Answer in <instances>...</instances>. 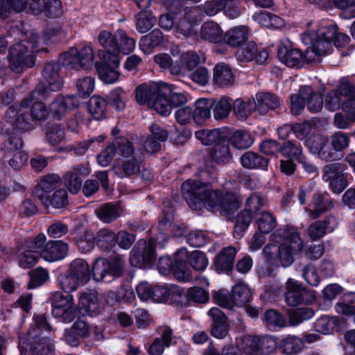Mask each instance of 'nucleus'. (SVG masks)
<instances>
[{
    "mask_svg": "<svg viewBox=\"0 0 355 355\" xmlns=\"http://www.w3.org/2000/svg\"><path fill=\"white\" fill-rule=\"evenodd\" d=\"M94 63V53L90 46H84L80 51L71 48L62 54L58 63H48L43 71V76L48 87L39 85L36 89L24 98L18 110L9 107L7 117L15 118V127L22 131L30 128L31 121L45 120L49 112L46 105L41 101L49 97L50 92L59 91L63 85V81L58 74L60 64L68 69H88Z\"/></svg>",
    "mask_w": 355,
    "mask_h": 355,
    "instance_id": "f257e3e1",
    "label": "nucleus"
},
{
    "mask_svg": "<svg viewBox=\"0 0 355 355\" xmlns=\"http://www.w3.org/2000/svg\"><path fill=\"white\" fill-rule=\"evenodd\" d=\"M182 195L188 205L195 210L203 207L213 213L230 216L240 207L241 196L232 192L212 190L198 180H189L182 185Z\"/></svg>",
    "mask_w": 355,
    "mask_h": 355,
    "instance_id": "f03ea898",
    "label": "nucleus"
},
{
    "mask_svg": "<svg viewBox=\"0 0 355 355\" xmlns=\"http://www.w3.org/2000/svg\"><path fill=\"white\" fill-rule=\"evenodd\" d=\"M271 243L263 250L269 259L278 258L283 267L290 266L294 261V256L300 254L304 248V242L297 230L293 226L279 228L270 235Z\"/></svg>",
    "mask_w": 355,
    "mask_h": 355,
    "instance_id": "7ed1b4c3",
    "label": "nucleus"
},
{
    "mask_svg": "<svg viewBox=\"0 0 355 355\" xmlns=\"http://www.w3.org/2000/svg\"><path fill=\"white\" fill-rule=\"evenodd\" d=\"M301 39L317 56L329 53L333 45L338 49L345 46L350 40L347 35L338 33L336 24L331 21L323 22L318 27L308 30L301 35Z\"/></svg>",
    "mask_w": 355,
    "mask_h": 355,
    "instance_id": "20e7f679",
    "label": "nucleus"
},
{
    "mask_svg": "<svg viewBox=\"0 0 355 355\" xmlns=\"http://www.w3.org/2000/svg\"><path fill=\"white\" fill-rule=\"evenodd\" d=\"M50 329L45 315H35L28 331L19 337L20 355H55L54 343L45 335Z\"/></svg>",
    "mask_w": 355,
    "mask_h": 355,
    "instance_id": "39448f33",
    "label": "nucleus"
},
{
    "mask_svg": "<svg viewBox=\"0 0 355 355\" xmlns=\"http://www.w3.org/2000/svg\"><path fill=\"white\" fill-rule=\"evenodd\" d=\"M170 222L165 215L159 223V233L156 239L151 238L148 241L146 240H139L134 249L130 252V263L134 267L141 268L144 266H150L153 264L155 258V244H157L161 248H164L168 242V236L163 232L164 227L166 226Z\"/></svg>",
    "mask_w": 355,
    "mask_h": 355,
    "instance_id": "423d86ee",
    "label": "nucleus"
},
{
    "mask_svg": "<svg viewBox=\"0 0 355 355\" xmlns=\"http://www.w3.org/2000/svg\"><path fill=\"white\" fill-rule=\"evenodd\" d=\"M168 91L166 83H144L136 89V100L139 105H146L158 114L167 116L171 114V107L162 95Z\"/></svg>",
    "mask_w": 355,
    "mask_h": 355,
    "instance_id": "0eeeda50",
    "label": "nucleus"
},
{
    "mask_svg": "<svg viewBox=\"0 0 355 355\" xmlns=\"http://www.w3.org/2000/svg\"><path fill=\"white\" fill-rule=\"evenodd\" d=\"M38 35L31 33L28 40H22L15 44L9 51L10 69L16 73H21L35 64V53L37 51Z\"/></svg>",
    "mask_w": 355,
    "mask_h": 355,
    "instance_id": "6e6552de",
    "label": "nucleus"
},
{
    "mask_svg": "<svg viewBox=\"0 0 355 355\" xmlns=\"http://www.w3.org/2000/svg\"><path fill=\"white\" fill-rule=\"evenodd\" d=\"M52 314L65 323L72 322L76 315L73 297L64 295L59 291L53 292L51 295Z\"/></svg>",
    "mask_w": 355,
    "mask_h": 355,
    "instance_id": "1a4fd4ad",
    "label": "nucleus"
},
{
    "mask_svg": "<svg viewBox=\"0 0 355 355\" xmlns=\"http://www.w3.org/2000/svg\"><path fill=\"white\" fill-rule=\"evenodd\" d=\"M98 56L101 60L96 64V68L99 78L106 84L117 82L120 76L119 58L110 53H98Z\"/></svg>",
    "mask_w": 355,
    "mask_h": 355,
    "instance_id": "9d476101",
    "label": "nucleus"
},
{
    "mask_svg": "<svg viewBox=\"0 0 355 355\" xmlns=\"http://www.w3.org/2000/svg\"><path fill=\"white\" fill-rule=\"evenodd\" d=\"M124 267L123 261L120 259L108 261L105 259H96L93 265V278L96 282H110L111 279L122 275Z\"/></svg>",
    "mask_w": 355,
    "mask_h": 355,
    "instance_id": "9b49d317",
    "label": "nucleus"
},
{
    "mask_svg": "<svg viewBox=\"0 0 355 355\" xmlns=\"http://www.w3.org/2000/svg\"><path fill=\"white\" fill-rule=\"evenodd\" d=\"M355 88L347 80L342 79L338 87L328 92L325 97L324 106L331 112L340 108L343 98L352 96Z\"/></svg>",
    "mask_w": 355,
    "mask_h": 355,
    "instance_id": "f8f14e48",
    "label": "nucleus"
},
{
    "mask_svg": "<svg viewBox=\"0 0 355 355\" xmlns=\"http://www.w3.org/2000/svg\"><path fill=\"white\" fill-rule=\"evenodd\" d=\"M345 166L340 163L331 164L324 168L323 180L329 182L333 191L340 193L347 185Z\"/></svg>",
    "mask_w": 355,
    "mask_h": 355,
    "instance_id": "ddd939ff",
    "label": "nucleus"
},
{
    "mask_svg": "<svg viewBox=\"0 0 355 355\" xmlns=\"http://www.w3.org/2000/svg\"><path fill=\"white\" fill-rule=\"evenodd\" d=\"M259 337L245 335L237 340L236 352L233 346H228L223 349V355H259L260 347Z\"/></svg>",
    "mask_w": 355,
    "mask_h": 355,
    "instance_id": "4468645a",
    "label": "nucleus"
},
{
    "mask_svg": "<svg viewBox=\"0 0 355 355\" xmlns=\"http://www.w3.org/2000/svg\"><path fill=\"white\" fill-rule=\"evenodd\" d=\"M21 148L22 141L19 137H9L3 147L6 154L13 155L9 160V164L15 170L22 168L28 161V155L21 150Z\"/></svg>",
    "mask_w": 355,
    "mask_h": 355,
    "instance_id": "2eb2a0df",
    "label": "nucleus"
},
{
    "mask_svg": "<svg viewBox=\"0 0 355 355\" xmlns=\"http://www.w3.org/2000/svg\"><path fill=\"white\" fill-rule=\"evenodd\" d=\"M306 50L304 54L297 49H288L286 46H281L278 50V58L280 61L289 67L297 66L303 62L304 60L311 61L315 60L314 57L309 55L311 52L310 46Z\"/></svg>",
    "mask_w": 355,
    "mask_h": 355,
    "instance_id": "dca6fc26",
    "label": "nucleus"
},
{
    "mask_svg": "<svg viewBox=\"0 0 355 355\" xmlns=\"http://www.w3.org/2000/svg\"><path fill=\"white\" fill-rule=\"evenodd\" d=\"M78 104L79 101L76 96H59L50 104L49 110L54 119L60 120Z\"/></svg>",
    "mask_w": 355,
    "mask_h": 355,
    "instance_id": "f3484780",
    "label": "nucleus"
},
{
    "mask_svg": "<svg viewBox=\"0 0 355 355\" xmlns=\"http://www.w3.org/2000/svg\"><path fill=\"white\" fill-rule=\"evenodd\" d=\"M176 262L185 263L189 261L191 266L196 270H203L208 265V259L205 253L199 250H194L190 254L187 248H181L175 254Z\"/></svg>",
    "mask_w": 355,
    "mask_h": 355,
    "instance_id": "a211bd4d",
    "label": "nucleus"
},
{
    "mask_svg": "<svg viewBox=\"0 0 355 355\" xmlns=\"http://www.w3.org/2000/svg\"><path fill=\"white\" fill-rule=\"evenodd\" d=\"M250 28L245 25H238L230 28L224 34L223 42L232 48L241 46L248 41Z\"/></svg>",
    "mask_w": 355,
    "mask_h": 355,
    "instance_id": "6ab92c4d",
    "label": "nucleus"
},
{
    "mask_svg": "<svg viewBox=\"0 0 355 355\" xmlns=\"http://www.w3.org/2000/svg\"><path fill=\"white\" fill-rule=\"evenodd\" d=\"M90 173L91 170L87 164L75 166L64 175V185L71 193L76 194L81 188L82 178L87 176Z\"/></svg>",
    "mask_w": 355,
    "mask_h": 355,
    "instance_id": "aec40b11",
    "label": "nucleus"
},
{
    "mask_svg": "<svg viewBox=\"0 0 355 355\" xmlns=\"http://www.w3.org/2000/svg\"><path fill=\"white\" fill-rule=\"evenodd\" d=\"M199 9L198 7H192L184 10L183 18L177 25V32L185 37L196 35V23L199 19Z\"/></svg>",
    "mask_w": 355,
    "mask_h": 355,
    "instance_id": "412c9836",
    "label": "nucleus"
},
{
    "mask_svg": "<svg viewBox=\"0 0 355 355\" xmlns=\"http://www.w3.org/2000/svg\"><path fill=\"white\" fill-rule=\"evenodd\" d=\"M336 218L333 216H328L322 220H317L310 225L308 234L312 240H318L325 234L332 232L337 227Z\"/></svg>",
    "mask_w": 355,
    "mask_h": 355,
    "instance_id": "4be33fe9",
    "label": "nucleus"
},
{
    "mask_svg": "<svg viewBox=\"0 0 355 355\" xmlns=\"http://www.w3.org/2000/svg\"><path fill=\"white\" fill-rule=\"evenodd\" d=\"M68 245L62 241H50L42 251L41 257L48 262H55L63 259L67 255Z\"/></svg>",
    "mask_w": 355,
    "mask_h": 355,
    "instance_id": "5701e85b",
    "label": "nucleus"
},
{
    "mask_svg": "<svg viewBox=\"0 0 355 355\" xmlns=\"http://www.w3.org/2000/svg\"><path fill=\"white\" fill-rule=\"evenodd\" d=\"M200 56L195 52L183 53L177 60V64L171 67V73L188 74L191 72L200 63Z\"/></svg>",
    "mask_w": 355,
    "mask_h": 355,
    "instance_id": "b1692460",
    "label": "nucleus"
},
{
    "mask_svg": "<svg viewBox=\"0 0 355 355\" xmlns=\"http://www.w3.org/2000/svg\"><path fill=\"white\" fill-rule=\"evenodd\" d=\"M307 294L302 284L293 278H288L286 282L285 300L291 306L300 304L304 300V295Z\"/></svg>",
    "mask_w": 355,
    "mask_h": 355,
    "instance_id": "393cba45",
    "label": "nucleus"
},
{
    "mask_svg": "<svg viewBox=\"0 0 355 355\" xmlns=\"http://www.w3.org/2000/svg\"><path fill=\"white\" fill-rule=\"evenodd\" d=\"M73 331L80 338L90 340H101L103 338L102 329L94 325H90L83 320H78L72 325Z\"/></svg>",
    "mask_w": 355,
    "mask_h": 355,
    "instance_id": "a878e982",
    "label": "nucleus"
},
{
    "mask_svg": "<svg viewBox=\"0 0 355 355\" xmlns=\"http://www.w3.org/2000/svg\"><path fill=\"white\" fill-rule=\"evenodd\" d=\"M208 315L212 318L211 335L216 338H223L227 334V318L218 308H211Z\"/></svg>",
    "mask_w": 355,
    "mask_h": 355,
    "instance_id": "bb28decb",
    "label": "nucleus"
},
{
    "mask_svg": "<svg viewBox=\"0 0 355 355\" xmlns=\"http://www.w3.org/2000/svg\"><path fill=\"white\" fill-rule=\"evenodd\" d=\"M182 294V289L175 285H154L152 301L167 302L172 300L174 297L180 296Z\"/></svg>",
    "mask_w": 355,
    "mask_h": 355,
    "instance_id": "cd10ccee",
    "label": "nucleus"
},
{
    "mask_svg": "<svg viewBox=\"0 0 355 355\" xmlns=\"http://www.w3.org/2000/svg\"><path fill=\"white\" fill-rule=\"evenodd\" d=\"M60 0H33L32 9L35 14L44 13L46 16L55 18L60 14Z\"/></svg>",
    "mask_w": 355,
    "mask_h": 355,
    "instance_id": "c85d7f7f",
    "label": "nucleus"
},
{
    "mask_svg": "<svg viewBox=\"0 0 355 355\" xmlns=\"http://www.w3.org/2000/svg\"><path fill=\"white\" fill-rule=\"evenodd\" d=\"M60 178L57 174H51L45 176L35 190V195L42 202H46L49 193L58 185Z\"/></svg>",
    "mask_w": 355,
    "mask_h": 355,
    "instance_id": "c756f323",
    "label": "nucleus"
},
{
    "mask_svg": "<svg viewBox=\"0 0 355 355\" xmlns=\"http://www.w3.org/2000/svg\"><path fill=\"white\" fill-rule=\"evenodd\" d=\"M237 250L234 247L223 248L216 257L214 265L217 270L227 272L232 270Z\"/></svg>",
    "mask_w": 355,
    "mask_h": 355,
    "instance_id": "7c9ffc66",
    "label": "nucleus"
},
{
    "mask_svg": "<svg viewBox=\"0 0 355 355\" xmlns=\"http://www.w3.org/2000/svg\"><path fill=\"white\" fill-rule=\"evenodd\" d=\"M78 308L83 315H92L98 313L99 304L94 292L83 293L79 297Z\"/></svg>",
    "mask_w": 355,
    "mask_h": 355,
    "instance_id": "2f4dec72",
    "label": "nucleus"
},
{
    "mask_svg": "<svg viewBox=\"0 0 355 355\" xmlns=\"http://www.w3.org/2000/svg\"><path fill=\"white\" fill-rule=\"evenodd\" d=\"M311 151L322 159L334 161L337 159V153L331 148L326 138L317 137L311 147Z\"/></svg>",
    "mask_w": 355,
    "mask_h": 355,
    "instance_id": "473e14b6",
    "label": "nucleus"
},
{
    "mask_svg": "<svg viewBox=\"0 0 355 355\" xmlns=\"http://www.w3.org/2000/svg\"><path fill=\"white\" fill-rule=\"evenodd\" d=\"M214 82L219 87H228L234 82L231 68L225 63H218L214 69Z\"/></svg>",
    "mask_w": 355,
    "mask_h": 355,
    "instance_id": "72a5a7b5",
    "label": "nucleus"
},
{
    "mask_svg": "<svg viewBox=\"0 0 355 355\" xmlns=\"http://www.w3.org/2000/svg\"><path fill=\"white\" fill-rule=\"evenodd\" d=\"M214 105L211 100L199 98L195 103L193 119L197 124H202L211 117V109Z\"/></svg>",
    "mask_w": 355,
    "mask_h": 355,
    "instance_id": "f704fd0d",
    "label": "nucleus"
},
{
    "mask_svg": "<svg viewBox=\"0 0 355 355\" xmlns=\"http://www.w3.org/2000/svg\"><path fill=\"white\" fill-rule=\"evenodd\" d=\"M300 95L306 98L307 108L309 112L316 113L322 110L323 105L322 96L314 92L310 86H302L300 87Z\"/></svg>",
    "mask_w": 355,
    "mask_h": 355,
    "instance_id": "c9c22d12",
    "label": "nucleus"
},
{
    "mask_svg": "<svg viewBox=\"0 0 355 355\" xmlns=\"http://www.w3.org/2000/svg\"><path fill=\"white\" fill-rule=\"evenodd\" d=\"M200 37L203 40L218 43L223 41V34L219 25L210 21L204 23L202 26Z\"/></svg>",
    "mask_w": 355,
    "mask_h": 355,
    "instance_id": "e433bc0d",
    "label": "nucleus"
},
{
    "mask_svg": "<svg viewBox=\"0 0 355 355\" xmlns=\"http://www.w3.org/2000/svg\"><path fill=\"white\" fill-rule=\"evenodd\" d=\"M303 347L302 339L294 335H286L279 338L278 347L286 354H293L300 352Z\"/></svg>",
    "mask_w": 355,
    "mask_h": 355,
    "instance_id": "4c0bfd02",
    "label": "nucleus"
},
{
    "mask_svg": "<svg viewBox=\"0 0 355 355\" xmlns=\"http://www.w3.org/2000/svg\"><path fill=\"white\" fill-rule=\"evenodd\" d=\"M116 38L114 54L118 57L120 53L128 55L135 49L136 40L128 36L123 30L119 29L116 31Z\"/></svg>",
    "mask_w": 355,
    "mask_h": 355,
    "instance_id": "58836bf2",
    "label": "nucleus"
},
{
    "mask_svg": "<svg viewBox=\"0 0 355 355\" xmlns=\"http://www.w3.org/2000/svg\"><path fill=\"white\" fill-rule=\"evenodd\" d=\"M256 110L260 114H266L270 110L277 107L279 105L278 98L270 93H259L256 96Z\"/></svg>",
    "mask_w": 355,
    "mask_h": 355,
    "instance_id": "ea45409f",
    "label": "nucleus"
},
{
    "mask_svg": "<svg viewBox=\"0 0 355 355\" xmlns=\"http://www.w3.org/2000/svg\"><path fill=\"white\" fill-rule=\"evenodd\" d=\"M68 272L82 284H86L89 280V267L83 259H77L73 261Z\"/></svg>",
    "mask_w": 355,
    "mask_h": 355,
    "instance_id": "a19ab883",
    "label": "nucleus"
},
{
    "mask_svg": "<svg viewBox=\"0 0 355 355\" xmlns=\"http://www.w3.org/2000/svg\"><path fill=\"white\" fill-rule=\"evenodd\" d=\"M333 207L332 202L328 196L317 195L314 196L309 207L306 209L312 218H317L320 214L329 210Z\"/></svg>",
    "mask_w": 355,
    "mask_h": 355,
    "instance_id": "79ce46f5",
    "label": "nucleus"
},
{
    "mask_svg": "<svg viewBox=\"0 0 355 355\" xmlns=\"http://www.w3.org/2000/svg\"><path fill=\"white\" fill-rule=\"evenodd\" d=\"M139 160L137 155L124 159L116 160L114 169L121 177L130 175L139 171Z\"/></svg>",
    "mask_w": 355,
    "mask_h": 355,
    "instance_id": "37998d69",
    "label": "nucleus"
},
{
    "mask_svg": "<svg viewBox=\"0 0 355 355\" xmlns=\"http://www.w3.org/2000/svg\"><path fill=\"white\" fill-rule=\"evenodd\" d=\"M234 306H242L252 299L250 288L244 283H238L232 288Z\"/></svg>",
    "mask_w": 355,
    "mask_h": 355,
    "instance_id": "c03bdc74",
    "label": "nucleus"
},
{
    "mask_svg": "<svg viewBox=\"0 0 355 355\" xmlns=\"http://www.w3.org/2000/svg\"><path fill=\"white\" fill-rule=\"evenodd\" d=\"M112 144L118 157L117 160L137 155L132 143L125 138H117Z\"/></svg>",
    "mask_w": 355,
    "mask_h": 355,
    "instance_id": "a18cd8bd",
    "label": "nucleus"
},
{
    "mask_svg": "<svg viewBox=\"0 0 355 355\" xmlns=\"http://www.w3.org/2000/svg\"><path fill=\"white\" fill-rule=\"evenodd\" d=\"M29 0H0V17L6 18L11 10L20 12L24 10Z\"/></svg>",
    "mask_w": 355,
    "mask_h": 355,
    "instance_id": "49530a36",
    "label": "nucleus"
},
{
    "mask_svg": "<svg viewBox=\"0 0 355 355\" xmlns=\"http://www.w3.org/2000/svg\"><path fill=\"white\" fill-rule=\"evenodd\" d=\"M355 303V293L349 292L345 293L341 300L336 303L335 306L336 311L343 315L351 317L355 315V306L350 304Z\"/></svg>",
    "mask_w": 355,
    "mask_h": 355,
    "instance_id": "de8ad7c7",
    "label": "nucleus"
},
{
    "mask_svg": "<svg viewBox=\"0 0 355 355\" xmlns=\"http://www.w3.org/2000/svg\"><path fill=\"white\" fill-rule=\"evenodd\" d=\"M88 111L93 119L96 120H101L105 116L106 101L99 96H92L88 102Z\"/></svg>",
    "mask_w": 355,
    "mask_h": 355,
    "instance_id": "09e8293b",
    "label": "nucleus"
},
{
    "mask_svg": "<svg viewBox=\"0 0 355 355\" xmlns=\"http://www.w3.org/2000/svg\"><path fill=\"white\" fill-rule=\"evenodd\" d=\"M211 156L216 162L228 163L232 159L228 142L227 141H218L212 148Z\"/></svg>",
    "mask_w": 355,
    "mask_h": 355,
    "instance_id": "8fccbe9b",
    "label": "nucleus"
},
{
    "mask_svg": "<svg viewBox=\"0 0 355 355\" xmlns=\"http://www.w3.org/2000/svg\"><path fill=\"white\" fill-rule=\"evenodd\" d=\"M121 208L119 205L112 203H106L102 205L97 211L98 217L104 223H110L121 215Z\"/></svg>",
    "mask_w": 355,
    "mask_h": 355,
    "instance_id": "3c124183",
    "label": "nucleus"
},
{
    "mask_svg": "<svg viewBox=\"0 0 355 355\" xmlns=\"http://www.w3.org/2000/svg\"><path fill=\"white\" fill-rule=\"evenodd\" d=\"M242 166L246 168H266L268 160L255 153L248 151L241 157Z\"/></svg>",
    "mask_w": 355,
    "mask_h": 355,
    "instance_id": "603ef678",
    "label": "nucleus"
},
{
    "mask_svg": "<svg viewBox=\"0 0 355 355\" xmlns=\"http://www.w3.org/2000/svg\"><path fill=\"white\" fill-rule=\"evenodd\" d=\"M56 283L62 291L67 293L73 292L82 284L69 272L59 275L57 277Z\"/></svg>",
    "mask_w": 355,
    "mask_h": 355,
    "instance_id": "864d4df0",
    "label": "nucleus"
},
{
    "mask_svg": "<svg viewBox=\"0 0 355 355\" xmlns=\"http://www.w3.org/2000/svg\"><path fill=\"white\" fill-rule=\"evenodd\" d=\"M233 108L237 118L244 120L252 112L256 110V102L254 99H251L244 103L241 99L238 98L234 101Z\"/></svg>",
    "mask_w": 355,
    "mask_h": 355,
    "instance_id": "5fc2aeb1",
    "label": "nucleus"
},
{
    "mask_svg": "<svg viewBox=\"0 0 355 355\" xmlns=\"http://www.w3.org/2000/svg\"><path fill=\"white\" fill-rule=\"evenodd\" d=\"M252 217L253 216L245 209L237 215L233 232V236L235 239H239L242 237L244 232L249 227Z\"/></svg>",
    "mask_w": 355,
    "mask_h": 355,
    "instance_id": "6e6d98bb",
    "label": "nucleus"
},
{
    "mask_svg": "<svg viewBox=\"0 0 355 355\" xmlns=\"http://www.w3.org/2000/svg\"><path fill=\"white\" fill-rule=\"evenodd\" d=\"M116 31L112 34L108 31H102L98 35V41L99 44L105 49L104 51H101L99 53H110L114 54L116 42Z\"/></svg>",
    "mask_w": 355,
    "mask_h": 355,
    "instance_id": "4d7b16f0",
    "label": "nucleus"
},
{
    "mask_svg": "<svg viewBox=\"0 0 355 355\" xmlns=\"http://www.w3.org/2000/svg\"><path fill=\"white\" fill-rule=\"evenodd\" d=\"M163 42V34L159 30H154L150 33L143 36L139 40V47L146 51L151 48L159 46Z\"/></svg>",
    "mask_w": 355,
    "mask_h": 355,
    "instance_id": "13d9d810",
    "label": "nucleus"
},
{
    "mask_svg": "<svg viewBox=\"0 0 355 355\" xmlns=\"http://www.w3.org/2000/svg\"><path fill=\"white\" fill-rule=\"evenodd\" d=\"M313 315V310L308 307L291 310L288 311L290 325L296 326L304 320L311 319Z\"/></svg>",
    "mask_w": 355,
    "mask_h": 355,
    "instance_id": "bf43d9fd",
    "label": "nucleus"
},
{
    "mask_svg": "<svg viewBox=\"0 0 355 355\" xmlns=\"http://www.w3.org/2000/svg\"><path fill=\"white\" fill-rule=\"evenodd\" d=\"M257 53V46L254 42L250 41L244 44L237 51L236 58L239 62H248L254 60Z\"/></svg>",
    "mask_w": 355,
    "mask_h": 355,
    "instance_id": "052dcab7",
    "label": "nucleus"
},
{
    "mask_svg": "<svg viewBox=\"0 0 355 355\" xmlns=\"http://www.w3.org/2000/svg\"><path fill=\"white\" fill-rule=\"evenodd\" d=\"M168 91L166 94L162 95V98L167 100V103L170 105L171 112L173 107H179L185 105L188 101V98L184 93L176 92L173 91V86L166 83Z\"/></svg>",
    "mask_w": 355,
    "mask_h": 355,
    "instance_id": "680f3d73",
    "label": "nucleus"
},
{
    "mask_svg": "<svg viewBox=\"0 0 355 355\" xmlns=\"http://www.w3.org/2000/svg\"><path fill=\"white\" fill-rule=\"evenodd\" d=\"M156 21V18L150 12L141 11L137 15L136 28L141 33H146L154 26Z\"/></svg>",
    "mask_w": 355,
    "mask_h": 355,
    "instance_id": "e2e57ef3",
    "label": "nucleus"
},
{
    "mask_svg": "<svg viewBox=\"0 0 355 355\" xmlns=\"http://www.w3.org/2000/svg\"><path fill=\"white\" fill-rule=\"evenodd\" d=\"M258 229L261 234L270 233L277 225L275 218L269 212H261L257 220Z\"/></svg>",
    "mask_w": 355,
    "mask_h": 355,
    "instance_id": "0e129e2a",
    "label": "nucleus"
},
{
    "mask_svg": "<svg viewBox=\"0 0 355 355\" xmlns=\"http://www.w3.org/2000/svg\"><path fill=\"white\" fill-rule=\"evenodd\" d=\"M232 144L238 149H245L252 146L253 139L249 132L238 130L230 138Z\"/></svg>",
    "mask_w": 355,
    "mask_h": 355,
    "instance_id": "69168bd1",
    "label": "nucleus"
},
{
    "mask_svg": "<svg viewBox=\"0 0 355 355\" xmlns=\"http://www.w3.org/2000/svg\"><path fill=\"white\" fill-rule=\"evenodd\" d=\"M214 116L217 120L228 116L232 110L230 100L223 96L214 103Z\"/></svg>",
    "mask_w": 355,
    "mask_h": 355,
    "instance_id": "338daca9",
    "label": "nucleus"
},
{
    "mask_svg": "<svg viewBox=\"0 0 355 355\" xmlns=\"http://www.w3.org/2000/svg\"><path fill=\"white\" fill-rule=\"evenodd\" d=\"M338 320L336 317L322 316L318 319L315 322V329L316 331L323 334H329L337 325Z\"/></svg>",
    "mask_w": 355,
    "mask_h": 355,
    "instance_id": "774afa93",
    "label": "nucleus"
}]
</instances>
